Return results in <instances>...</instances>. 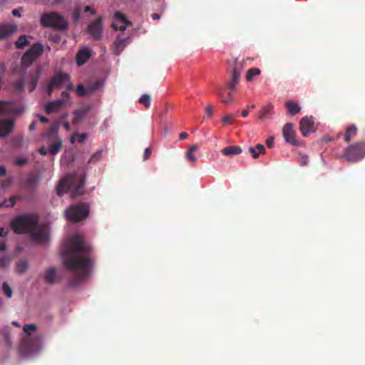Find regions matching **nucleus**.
Instances as JSON below:
<instances>
[{
    "mask_svg": "<svg viewBox=\"0 0 365 365\" xmlns=\"http://www.w3.org/2000/svg\"><path fill=\"white\" fill-rule=\"evenodd\" d=\"M62 261L66 269L72 272L68 284L76 287L90 275L94 258L93 249L79 235L71 237L62 250Z\"/></svg>",
    "mask_w": 365,
    "mask_h": 365,
    "instance_id": "nucleus-1",
    "label": "nucleus"
},
{
    "mask_svg": "<svg viewBox=\"0 0 365 365\" xmlns=\"http://www.w3.org/2000/svg\"><path fill=\"white\" fill-rule=\"evenodd\" d=\"M38 216L35 213L17 215L11 221V228L16 234L28 233L38 243L48 240V233L45 225H38Z\"/></svg>",
    "mask_w": 365,
    "mask_h": 365,
    "instance_id": "nucleus-2",
    "label": "nucleus"
},
{
    "mask_svg": "<svg viewBox=\"0 0 365 365\" xmlns=\"http://www.w3.org/2000/svg\"><path fill=\"white\" fill-rule=\"evenodd\" d=\"M24 110V107L21 105L0 101V137H6L12 131L15 123L12 118L20 115Z\"/></svg>",
    "mask_w": 365,
    "mask_h": 365,
    "instance_id": "nucleus-3",
    "label": "nucleus"
},
{
    "mask_svg": "<svg viewBox=\"0 0 365 365\" xmlns=\"http://www.w3.org/2000/svg\"><path fill=\"white\" fill-rule=\"evenodd\" d=\"M85 185V178L76 173L65 176L56 187V194L62 196L71 190L73 195H80L83 193V187Z\"/></svg>",
    "mask_w": 365,
    "mask_h": 365,
    "instance_id": "nucleus-4",
    "label": "nucleus"
},
{
    "mask_svg": "<svg viewBox=\"0 0 365 365\" xmlns=\"http://www.w3.org/2000/svg\"><path fill=\"white\" fill-rule=\"evenodd\" d=\"M41 23L44 27L53 28L60 31H64L68 28L66 20L62 16L55 12L41 15Z\"/></svg>",
    "mask_w": 365,
    "mask_h": 365,
    "instance_id": "nucleus-5",
    "label": "nucleus"
},
{
    "mask_svg": "<svg viewBox=\"0 0 365 365\" xmlns=\"http://www.w3.org/2000/svg\"><path fill=\"white\" fill-rule=\"evenodd\" d=\"M365 156V141L357 142L349 145L342 154L347 161L356 163Z\"/></svg>",
    "mask_w": 365,
    "mask_h": 365,
    "instance_id": "nucleus-6",
    "label": "nucleus"
},
{
    "mask_svg": "<svg viewBox=\"0 0 365 365\" xmlns=\"http://www.w3.org/2000/svg\"><path fill=\"white\" fill-rule=\"evenodd\" d=\"M89 207L86 204L80 203L70 206L66 210V218L73 222L84 220L88 215Z\"/></svg>",
    "mask_w": 365,
    "mask_h": 365,
    "instance_id": "nucleus-7",
    "label": "nucleus"
},
{
    "mask_svg": "<svg viewBox=\"0 0 365 365\" xmlns=\"http://www.w3.org/2000/svg\"><path fill=\"white\" fill-rule=\"evenodd\" d=\"M43 47L40 43H34L31 47L23 55L22 62L24 64H31L43 52Z\"/></svg>",
    "mask_w": 365,
    "mask_h": 365,
    "instance_id": "nucleus-8",
    "label": "nucleus"
},
{
    "mask_svg": "<svg viewBox=\"0 0 365 365\" xmlns=\"http://www.w3.org/2000/svg\"><path fill=\"white\" fill-rule=\"evenodd\" d=\"M114 21L111 26L115 31H125L126 26L131 23L127 19L126 16L121 12L117 11L113 16Z\"/></svg>",
    "mask_w": 365,
    "mask_h": 365,
    "instance_id": "nucleus-9",
    "label": "nucleus"
},
{
    "mask_svg": "<svg viewBox=\"0 0 365 365\" xmlns=\"http://www.w3.org/2000/svg\"><path fill=\"white\" fill-rule=\"evenodd\" d=\"M88 31L94 39H101L103 32L102 18L99 17L92 21L88 26Z\"/></svg>",
    "mask_w": 365,
    "mask_h": 365,
    "instance_id": "nucleus-10",
    "label": "nucleus"
},
{
    "mask_svg": "<svg viewBox=\"0 0 365 365\" xmlns=\"http://www.w3.org/2000/svg\"><path fill=\"white\" fill-rule=\"evenodd\" d=\"M282 134L286 142L293 145H299V142L296 139V133L294 130L293 125L292 123H288L284 125Z\"/></svg>",
    "mask_w": 365,
    "mask_h": 365,
    "instance_id": "nucleus-11",
    "label": "nucleus"
},
{
    "mask_svg": "<svg viewBox=\"0 0 365 365\" xmlns=\"http://www.w3.org/2000/svg\"><path fill=\"white\" fill-rule=\"evenodd\" d=\"M242 68L239 66L237 62H235V65L233 66L231 79L230 81L225 86L226 88L230 91H234L235 86L239 83L240 81Z\"/></svg>",
    "mask_w": 365,
    "mask_h": 365,
    "instance_id": "nucleus-12",
    "label": "nucleus"
},
{
    "mask_svg": "<svg viewBox=\"0 0 365 365\" xmlns=\"http://www.w3.org/2000/svg\"><path fill=\"white\" fill-rule=\"evenodd\" d=\"M299 130L303 136L306 137L314 132V120L312 117H303L299 123Z\"/></svg>",
    "mask_w": 365,
    "mask_h": 365,
    "instance_id": "nucleus-13",
    "label": "nucleus"
},
{
    "mask_svg": "<svg viewBox=\"0 0 365 365\" xmlns=\"http://www.w3.org/2000/svg\"><path fill=\"white\" fill-rule=\"evenodd\" d=\"M70 81V76L68 73H58L49 81L56 89L58 88L62 84Z\"/></svg>",
    "mask_w": 365,
    "mask_h": 365,
    "instance_id": "nucleus-14",
    "label": "nucleus"
},
{
    "mask_svg": "<svg viewBox=\"0 0 365 365\" xmlns=\"http://www.w3.org/2000/svg\"><path fill=\"white\" fill-rule=\"evenodd\" d=\"M43 278L44 282L48 284H53L54 283L59 282V279L56 275V269L54 267H51L46 269Z\"/></svg>",
    "mask_w": 365,
    "mask_h": 365,
    "instance_id": "nucleus-15",
    "label": "nucleus"
},
{
    "mask_svg": "<svg viewBox=\"0 0 365 365\" xmlns=\"http://www.w3.org/2000/svg\"><path fill=\"white\" fill-rule=\"evenodd\" d=\"M17 26L16 25L0 24V40H4L10 36L15 32Z\"/></svg>",
    "mask_w": 365,
    "mask_h": 365,
    "instance_id": "nucleus-16",
    "label": "nucleus"
},
{
    "mask_svg": "<svg viewBox=\"0 0 365 365\" xmlns=\"http://www.w3.org/2000/svg\"><path fill=\"white\" fill-rule=\"evenodd\" d=\"M65 102V99H58L48 102L44 107L45 112L48 114L56 112Z\"/></svg>",
    "mask_w": 365,
    "mask_h": 365,
    "instance_id": "nucleus-17",
    "label": "nucleus"
},
{
    "mask_svg": "<svg viewBox=\"0 0 365 365\" xmlns=\"http://www.w3.org/2000/svg\"><path fill=\"white\" fill-rule=\"evenodd\" d=\"M233 91L228 90L226 86L218 90V96L223 103L228 104L232 101V92Z\"/></svg>",
    "mask_w": 365,
    "mask_h": 365,
    "instance_id": "nucleus-18",
    "label": "nucleus"
},
{
    "mask_svg": "<svg viewBox=\"0 0 365 365\" xmlns=\"http://www.w3.org/2000/svg\"><path fill=\"white\" fill-rule=\"evenodd\" d=\"M91 56L89 48H83L80 50L76 55V63L78 66L83 65Z\"/></svg>",
    "mask_w": 365,
    "mask_h": 365,
    "instance_id": "nucleus-19",
    "label": "nucleus"
},
{
    "mask_svg": "<svg viewBox=\"0 0 365 365\" xmlns=\"http://www.w3.org/2000/svg\"><path fill=\"white\" fill-rule=\"evenodd\" d=\"M40 71H37L34 73H29V90L30 92H32L35 90L37 83L38 81L39 77H40Z\"/></svg>",
    "mask_w": 365,
    "mask_h": 365,
    "instance_id": "nucleus-20",
    "label": "nucleus"
},
{
    "mask_svg": "<svg viewBox=\"0 0 365 365\" xmlns=\"http://www.w3.org/2000/svg\"><path fill=\"white\" fill-rule=\"evenodd\" d=\"M242 148L237 145L227 146L221 150L222 155L226 156L237 155L242 153Z\"/></svg>",
    "mask_w": 365,
    "mask_h": 365,
    "instance_id": "nucleus-21",
    "label": "nucleus"
},
{
    "mask_svg": "<svg viewBox=\"0 0 365 365\" xmlns=\"http://www.w3.org/2000/svg\"><path fill=\"white\" fill-rule=\"evenodd\" d=\"M88 111V107H83L75 110L73 113V123H77L80 122L86 116Z\"/></svg>",
    "mask_w": 365,
    "mask_h": 365,
    "instance_id": "nucleus-22",
    "label": "nucleus"
},
{
    "mask_svg": "<svg viewBox=\"0 0 365 365\" xmlns=\"http://www.w3.org/2000/svg\"><path fill=\"white\" fill-rule=\"evenodd\" d=\"M274 106L272 104H269L264 107H263L259 111V118L261 120H265L268 118L269 116L272 115Z\"/></svg>",
    "mask_w": 365,
    "mask_h": 365,
    "instance_id": "nucleus-23",
    "label": "nucleus"
},
{
    "mask_svg": "<svg viewBox=\"0 0 365 365\" xmlns=\"http://www.w3.org/2000/svg\"><path fill=\"white\" fill-rule=\"evenodd\" d=\"M126 45V38L118 36L114 42V53L119 55Z\"/></svg>",
    "mask_w": 365,
    "mask_h": 365,
    "instance_id": "nucleus-24",
    "label": "nucleus"
},
{
    "mask_svg": "<svg viewBox=\"0 0 365 365\" xmlns=\"http://www.w3.org/2000/svg\"><path fill=\"white\" fill-rule=\"evenodd\" d=\"M58 128V123H52L49 129L46 131V136L49 139H58L57 137Z\"/></svg>",
    "mask_w": 365,
    "mask_h": 365,
    "instance_id": "nucleus-25",
    "label": "nucleus"
},
{
    "mask_svg": "<svg viewBox=\"0 0 365 365\" xmlns=\"http://www.w3.org/2000/svg\"><path fill=\"white\" fill-rule=\"evenodd\" d=\"M285 106L288 113L291 115L297 114L301 110L300 106L292 101L286 102Z\"/></svg>",
    "mask_w": 365,
    "mask_h": 365,
    "instance_id": "nucleus-26",
    "label": "nucleus"
},
{
    "mask_svg": "<svg viewBox=\"0 0 365 365\" xmlns=\"http://www.w3.org/2000/svg\"><path fill=\"white\" fill-rule=\"evenodd\" d=\"M357 127L355 125H349L346 130L344 135V141L346 143H349L352 137H354L356 135Z\"/></svg>",
    "mask_w": 365,
    "mask_h": 365,
    "instance_id": "nucleus-27",
    "label": "nucleus"
},
{
    "mask_svg": "<svg viewBox=\"0 0 365 365\" xmlns=\"http://www.w3.org/2000/svg\"><path fill=\"white\" fill-rule=\"evenodd\" d=\"M62 147V141L60 139H56L54 143L49 145V152L51 155H56Z\"/></svg>",
    "mask_w": 365,
    "mask_h": 365,
    "instance_id": "nucleus-28",
    "label": "nucleus"
},
{
    "mask_svg": "<svg viewBox=\"0 0 365 365\" xmlns=\"http://www.w3.org/2000/svg\"><path fill=\"white\" fill-rule=\"evenodd\" d=\"M197 150H198V145H192L190 148V149L187 150V152L186 153V155H185L186 159L188 161L192 162V163L196 162L197 158H196L195 155H194V152L197 151Z\"/></svg>",
    "mask_w": 365,
    "mask_h": 365,
    "instance_id": "nucleus-29",
    "label": "nucleus"
},
{
    "mask_svg": "<svg viewBox=\"0 0 365 365\" xmlns=\"http://www.w3.org/2000/svg\"><path fill=\"white\" fill-rule=\"evenodd\" d=\"M25 86V79L24 77L18 79L13 83V88L16 93H21Z\"/></svg>",
    "mask_w": 365,
    "mask_h": 365,
    "instance_id": "nucleus-30",
    "label": "nucleus"
},
{
    "mask_svg": "<svg viewBox=\"0 0 365 365\" xmlns=\"http://www.w3.org/2000/svg\"><path fill=\"white\" fill-rule=\"evenodd\" d=\"M260 73H261V70L259 68H250L247 71L246 80L247 81H252L254 76H259Z\"/></svg>",
    "mask_w": 365,
    "mask_h": 365,
    "instance_id": "nucleus-31",
    "label": "nucleus"
},
{
    "mask_svg": "<svg viewBox=\"0 0 365 365\" xmlns=\"http://www.w3.org/2000/svg\"><path fill=\"white\" fill-rule=\"evenodd\" d=\"M39 178L36 175H30L26 180V185L29 187L34 188L35 187L37 184L38 183Z\"/></svg>",
    "mask_w": 365,
    "mask_h": 365,
    "instance_id": "nucleus-32",
    "label": "nucleus"
},
{
    "mask_svg": "<svg viewBox=\"0 0 365 365\" xmlns=\"http://www.w3.org/2000/svg\"><path fill=\"white\" fill-rule=\"evenodd\" d=\"M18 48H24L25 46L29 44V41L25 35L20 36L18 40L15 43Z\"/></svg>",
    "mask_w": 365,
    "mask_h": 365,
    "instance_id": "nucleus-33",
    "label": "nucleus"
},
{
    "mask_svg": "<svg viewBox=\"0 0 365 365\" xmlns=\"http://www.w3.org/2000/svg\"><path fill=\"white\" fill-rule=\"evenodd\" d=\"M102 83L100 81H96L92 83H91L88 87V93L90 95L93 93L94 91H96L97 89H98L100 87H101Z\"/></svg>",
    "mask_w": 365,
    "mask_h": 365,
    "instance_id": "nucleus-34",
    "label": "nucleus"
},
{
    "mask_svg": "<svg viewBox=\"0 0 365 365\" xmlns=\"http://www.w3.org/2000/svg\"><path fill=\"white\" fill-rule=\"evenodd\" d=\"M16 199H19V197L17 196H12L8 200H5L2 204L1 205V206H4V207H13L15 203H16Z\"/></svg>",
    "mask_w": 365,
    "mask_h": 365,
    "instance_id": "nucleus-35",
    "label": "nucleus"
},
{
    "mask_svg": "<svg viewBox=\"0 0 365 365\" xmlns=\"http://www.w3.org/2000/svg\"><path fill=\"white\" fill-rule=\"evenodd\" d=\"M139 103L148 108L150 104V96L148 94L143 95L139 99Z\"/></svg>",
    "mask_w": 365,
    "mask_h": 365,
    "instance_id": "nucleus-36",
    "label": "nucleus"
},
{
    "mask_svg": "<svg viewBox=\"0 0 365 365\" xmlns=\"http://www.w3.org/2000/svg\"><path fill=\"white\" fill-rule=\"evenodd\" d=\"M2 289L4 293L8 298H11L12 297L13 290L6 282L3 283Z\"/></svg>",
    "mask_w": 365,
    "mask_h": 365,
    "instance_id": "nucleus-37",
    "label": "nucleus"
},
{
    "mask_svg": "<svg viewBox=\"0 0 365 365\" xmlns=\"http://www.w3.org/2000/svg\"><path fill=\"white\" fill-rule=\"evenodd\" d=\"M36 326L34 324H25L23 327L24 333L28 335V337L31 335V331H35Z\"/></svg>",
    "mask_w": 365,
    "mask_h": 365,
    "instance_id": "nucleus-38",
    "label": "nucleus"
},
{
    "mask_svg": "<svg viewBox=\"0 0 365 365\" xmlns=\"http://www.w3.org/2000/svg\"><path fill=\"white\" fill-rule=\"evenodd\" d=\"M76 93L80 96H84L86 95H89L88 93V89L87 88L86 89L83 84L78 85V86L76 88Z\"/></svg>",
    "mask_w": 365,
    "mask_h": 365,
    "instance_id": "nucleus-39",
    "label": "nucleus"
},
{
    "mask_svg": "<svg viewBox=\"0 0 365 365\" xmlns=\"http://www.w3.org/2000/svg\"><path fill=\"white\" fill-rule=\"evenodd\" d=\"M101 155H102V151L98 150L93 154V155L89 159L88 162L89 163H96L101 158Z\"/></svg>",
    "mask_w": 365,
    "mask_h": 365,
    "instance_id": "nucleus-40",
    "label": "nucleus"
},
{
    "mask_svg": "<svg viewBox=\"0 0 365 365\" xmlns=\"http://www.w3.org/2000/svg\"><path fill=\"white\" fill-rule=\"evenodd\" d=\"M27 268V263L25 261H21L17 264L18 271L21 273L24 272Z\"/></svg>",
    "mask_w": 365,
    "mask_h": 365,
    "instance_id": "nucleus-41",
    "label": "nucleus"
},
{
    "mask_svg": "<svg viewBox=\"0 0 365 365\" xmlns=\"http://www.w3.org/2000/svg\"><path fill=\"white\" fill-rule=\"evenodd\" d=\"M10 259L8 257L0 258V267H6L10 264Z\"/></svg>",
    "mask_w": 365,
    "mask_h": 365,
    "instance_id": "nucleus-42",
    "label": "nucleus"
},
{
    "mask_svg": "<svg viewBox=\"0 0 365 365\" xmlns=\"http://www.w3.org/2000/svg\"><path fill=\"white\" fill-rule=\"evenodd\" d=\"M248 152L252 155V158L256 159L259 157V155H260L257 150H256L255 148L254 147H250L248 148Z\"/></svg>",
    "mask_w": 365,
    "mask_h": 365,
    "instance_id": "nucleus-43",
    "label": "nucleus"
},
{
    "mask_svg": "<svg viewBox=\"0 0 365 365\" xmlns=\"http://www.w3.org/2000/svg\"><path fill=\"white\" fill-rule=\"evenodd\" d=\"M234 118L235 115H227L222 118V122L225 124H231Z\"/></svg>",
    "mask_w": 365,
    "mask_h": 365,
    "instance_id": "nucleus-44",
    "label": "nucleus"
},
{
    "mask_svg": "<svg viewBox=\"0 0 365 365\" xmlns=\"http://www.w3.org/2000/svg\"><path fill=\"white\" fill-rule=\"evenodd\" d=\"M255 148L259 154L263 155L265 153L266 149H265V147L262 144H259V143L257 144L256 145Z\"/></svg>",
    "mask_w": 365,
    "mask_h": 365,
    "instance_id": "nucleus-45",
    "label": "nucleus"
},
{
    "mask_svg": "<svg viewBox=\"0 0 365 365\" xmlns=\"http://www.w3.org/2000/svg\"><path fill=\"white\" fill-rule=\"evenodd\" d=\"M266 145L268 148H272L274 145V138L272 136L269 137L266 140Z\"/></svg>",
    "mask_w": 365,
    "mask_h": 365,
    "instance_id": "nucleus-46",
    "label": "nucleus"
},
{
    "mask_svg": "<svg viewBox=\"0 0 365 365\" xmlns=\"http://www.w3.org/2000/svg\"><path fill=\"white\" fill-rule=\"evenodd\" d=\"M22 140H23L22 137H17L13 140V145L15 147H19L21 145Z\"/></svg>",
    "mask_w": 365,
    "mask_h": 365,
    "instance_id": "nucleus-47",
    "label": "nucleus"
},
{
    "mask_svg": "<svg viewBox=\"0 0 365 365\" xmlns=\"http://www.w3.org/2000/svg\"><path fill=\"white\" fill-rule=\"evenodd\" d=\"M151 155V148H145V151H144V154H143V160H148L150 156Z\"/></svg>",
    "mask_w": 365,
    "mask_h": 365,
    "instance_id": "nucleus-48",
    "label": "nucleus"
},
{
    "mask_svg": "<svg viewBox=\"0 0 365 365\" xmlns=\"http://www.w3.org/2000/svg\"><path fill=\"white\" fill-rule=\"evenodd\" d=\"M81 8H76L73 11V16L76 21H78L80 18Z\"/></svg>",
    "mask_w": 365,
    "mask_h": 365,
    "instance_id": "nucleus-49",
    "label": "nucleus"
},
{
    "mask_svg": "<svg viewBox=\"0 0 365 365\" xmlns=\"http://www.w3.org/2000/svg\"><path fill=\"white\" fill-rule=\"evenodd\" d=\"M27 163V160L26 158H19L16 159L15 163L17 165H24Z\"/></svg>",
    "mask_w": 365,
    "mask_h": 365,
    "instance_id": "nucleus-50",
    "label": "nucleus"
},
{
    "mask_svg": "<svg viewBox=\"0 0 365 365\" xmlns=\"http://www.w3.org/2000/svg\"><path fill=\"white\" fill-rule=\"evenodd\" d=\"M87 138L86 133H81L78 136V141L81 143H83Z\"/></svg>",
    "mask_w": 365,
    "mask_h": 365,
    "instance_id": "nucleus-51",
    "label": "nucleus"
},
{
    "mask_svg": "<svg viewBox=\"0 0 365 365\" xmlns=\"http://www.w3.org/2000/svg\"><path fill=\"white\" fill-rule=\"evenodd\" d=\"M56 89L51 83H48V86H47V93H48V96H51L53 91V90Z\"/></svg>",
    "mask_w": 365,
    "mask_h": 365,
    "instance_id": "nucleus-52",
    "label": "nucleus"
},
{
    "mask_svg": "<svg viewBox=\"0 0 365 365\" xmlns=\"http://www.w3.org/2000/svg\"><path fill=\"white\" fill-rule=\"evenodd\" d=\"M205 112H206V113L208 115L211 116L212 115V113H213V108H212V106H208L206 108V109H205Z\"/></svg>",
    "mask_w": 365,
    "mask_h": 365,
    "instance_id": "nucleus-53",
    "label": "nucleus"
},
{
    "mask_svg": "<svg viewBox=\"0 0 365 365\" xmlns=\"http://www.w3.org/2000/svg\"><path fill=\"white\" fill-rule=\"evenodd\" d=\"M85 12H91V14L94 15L96 14L95 10L93 9L91 6H87L84 8Z\"/></svg>",
    "mask_w": 365,
    "mask_h": 365,
    "instance_id": "nucleus-54",
    "label": "nucleus"
},
{
    "mask_svg": "<svg viewBox=\"0 0 365 365\" xmlns=\"http://www.w3.org/2000/svg\"><path fill=\"white\" fill-rule=\"evenodd\" d=\"M6 174V170L4 166L0 165V177L4 176Z\"/></svg>",
    "mask_w": 365,
    "mask_h": 365,
    "instance_id": "nucleus-55",
    "label": "nucleus"
},
{
    "mask_svg": "<svg viewBox=\"0 0 365 365\" xmlns=\"http://www.w3.org/2000/svg\"><path fill=\"white\" fill-rule=\"evenodd\" d=\"M66 83H68V84L66 86V89L68 91H73L74 87L73 83L71 82V80L69 81H66Z\"/></svg>",
    "mask_w": 365,
    "mask_h": 365,
    "instance_id": "nucleus-56",
    "label": "nucleus"
},
{
    "mask_svg": "<svg viewBox=\"0 0 365 365\" xmlns=\"http://www.w3.org/2000/svg\"><path fill=\"white\" fill-rule=\"evenodd\" d=\"M249 115V106L247 107V108L244 109L242 112V116L243 118L247 117Z\"/></svg>",
    "mask_w": 365,
    "mask_h": 365,
    "instance_id": "nucleus-57",
    "label": "nucleus"
},
{
    "mask_svg": "<svg viewBox=\"0 0 365 365\" xmlns=\"http://www.w3.org/2000/svg\"><path fill=\"white\" fill-rule=\"evenodd\" d=\"M39 153L42 155H46L48 153V150L44 146H43L39 149Z\"/></svg>",
    "mask_w": 365,
    "mask_h": 365,
    "instance_id": "nucleus-58",
    "label": "nucleus"
},
{
    "mask_svg": "<svg viewBox=\"0 0 365 365\" xmlns=\"http://www.w3.org/2000/svg\"><path fill=\"white\" fill-rule=\"evenodd\" d=\"M7 232H8L4 228L0 227V237H5V236H6Z\"/></svg>",
    "mask_w": 365,
    "mask_h": 365,
    "instance_id": "nucleus-59",
    "label": "nucleus"
},
{
    "mask_svg": "<svg viewBox=\"0 0 365 365\" xmlns=\"http://www.w3.org/2000/svg\"><path fill=\"white\" fill-rule=\"evenodd\" d=\"M188 137V135L187 133L182 132L180 134L179 138L180 140H185Z\"/></svg>",
    "mask_w": 365,
    "mask_h": 365,
    "instance_id": "nucleus-60",
    "label": "nucleus"
},
{
    "mask_svg": "<svg viewBox=\"0 0 365 365\" xmlns=\"http://www.w3.org/2000/svg\"><path fill=\"white\" fill-rule=\"evenodd\" d=\"M39 118V120L43 123H47L48 122V119L47 118H46L45 116H38Z\"/></svg>",
    "mask_w": 365,
    "mask_h": 365,
    "instance_id": "nucleus-61",
    "label": "nucleus"
},
{
    "mask_svg": "<svg viewBox=\"0 0 365 365\" xmlns=\"http://www.w3.org/2000/svg\"><path fill=\"white\" fill-rule=\"evenodd\" d=\"M308 162V158L307 156L302 157L301 164L307 165Z\"/></svg>",
    "mask_w": 365,
    "mask_h": 365,
    "instance_id": "nucleus-62",
    "label": "nucleus"
},
{
    "mask_svg": "<svg viewBox=\"0 0 365 365\" xmlns=\"http://www.w3.org/2000/svg\"><path fill=\"white\" fill-rule=\"evenodd\" d=\"M6 245L5 242H1L0 243V252L6 250Z\"/></svg>",
    "mask_w": 365,
    "mask_h": 365,
    "instance_id": "nucleus-63",
    "label": "nucleus"
},
{
    "mask_svg": "<svg viewBox=\"0 0 365 365\" xmlns=\"http://www.w3.org/2000/svg\"><path fill=\"white\" fill-rule=\"evenodd\" d=\"M12 14L15 16H19V17L21 16V14H20L19 11L16 9H15L12 11Z\"/></svg>",
    "mask_w": 365,
    "mask_h": 365,
    "instance_id": "nucleus-64",
    "label": "nucleus"
}]
</instances>
